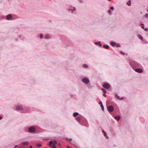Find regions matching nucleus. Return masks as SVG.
Returning <instances> with one entry per match:
<instances>
[{"mask_svg": "<svg viewBox=\"0 0 148 148\" xmlns=\"http://www.w3.org/2000/svg\"><path fill=\"white\" fill-rule=\"evenodd\" d=\"M32 146H30V147H29V148H32Z\"/></svg>", "mask_w": 148, "mask_h": 148, "instance_id": "38", "label": "nucleus"}, {"mask_svg": "<svg viewBox=\"0 0 148 148\" xmlns=\"http://www.w3.org/2000/svg\"><path fill=\"white\" fill-rule=\"evenodd\" d=\"M99 104H100V105H101V104H102V102L101 101H100L99 102Z\"/></svg>", "mask_w": 148, "mask_h": 148, "instance_id": "26", "label": "nucleus"}, {"mask_svg": "<svg viewBox=\"0 0 148 148\" xmlns=\"http://www.w3.org/2000/svg\"><path fill=\"white\" fill-rule=\"evenodd\" d=\"M40 37L41 38H42L43 37V35L42 34H41L40 35Z\"/></svg>", "mask_w": 148, "mask_h": 148, "instance_id": "24", "label": "nucleus"}, {"mask_svg": "<svg viewBox=\"0 0 148 148\" xmlns=\"http://www.w3.org/2000/svg\"><path fill=\"white\" fill-rule=\"evenodd\" d=\"M120 45L119 44H117L116 45V47H120Z\"/></svg>", "mask_w": 148, "mask_h": 148, "instance_id": "33", "label": "nucleus"}, {"mask_svg": "<svg viewBox=\"0 0 148 148\" xmlns=\"http://www.w3.org/2000/svg\"><path fill=\"white\" fill-rule=\"evenodd\" d=\"M103 86L105 88L108 89L109 88L110 85L108 83H104L103 84Z\"/></svg>", "mask_w": 148, "mask_h": 148, "instance_id": "2", "label": "nucleus"}, {"mask_svg": "<svg viewBox=\"0 0 148 148\" xmlns=\"http://www.w3.org/2000/svg\"><path fill=\"white\" fill-rule=\"evenodd\" d=\"M12 16L11 14H9L7 16L6 18L7 20H9L12 19Z\"/></svg>", "mask_w": 148, "mask_h": 148, "instance_id": "7", "label": "nucleus"}, {"mask_svg": "<svg viewBox=\"0 0 148 148\" xmlns=\"http://www.w3.org/2000/svg\"><path fill=\"white\" fill-rule=\"evenodd\" d=\"M95 44L96 45H99L100 46H101V42H95Z\"/></svg>", "mask_w": 148, "mask_h": 148, "instance_id": "12", "label": "nucleus"}, {"mask_svg": "<svg viewBox=\"0 0 148 148\" xmlns=\"http://www.w3.org/2000/svg\"><path fill=\"white\" fill-rule=\"evenodd\" d=\"M104 136H106V133L105 132H104Z\"/></svg>", "mask_w": 148, "mask_h": 148, "instance_id": "32", "label": "nucleus"}, {"mask_svg": "<svg viewBox=\"0 0 148 148\" xmlns=\"http://www.w3.org/2000/svg\"><path fill=\"white\" fill-rule=\"evenodd\" d=\"M121 54H122L123 55H125V53H123V52L122 51H121Z\"/></svg>", "mask_w": 148, "mask_h": 148, "instance_id": "27", "label": "nucleus"}, {"mask_svg": "<svg viewBox=\"0 0 148 148\" xmlns=\"http://www.w3.org/2000/svg\"><path fill=\"white\" fill-rule=\"evenodd\" d=\"M83 66L84 68H87L88 67V65L86 64H84Z\"/></svg>", "mask_w": 148, "mask_h": 148, "instance_id": "19", "label": "nucleus"}, {"mask_svg": "<svg viewBox=\"0 0 148 148\" xmlns=\"http://www.w3.org/2000/svg\"><path fill=\"white\" fill-rule=\"evenodd\" d=\"M110 9H111V10H113V9H114V8H113V7H110Z\"/></svg>", "mask_w": 148, "mask_h": 148, "instance_id": "25", "label": "nucleus"}, {"mask_svg": "<svg viewBox=\"0 0 148 148\" xmlns=\"http://www.w3.org/2000/svg\"><path fill=\"white\" fill-rule=\"evenodd\" d=\"M82 82L85 84H88L89 83V81L88 79L84 78L82 79Z\"/></svg>", "mask_w": 148, "mask_h": 148, "instance_id": "5", "label": "nucleus"}, {"mask_svg": "<svg viewBox=\"0 0 148 148\" xmlns=\"http://www.w3.org/2000/svg\"><path fill=\"white\" fill-rule=\"evenodd\" d=\"M101 108L102 110H104V108L102 104H101Z\"/></svg>", "mask_w": 148, "mask_h": 148, "instance_id": "17", "label": "nucleus"}, {"mask_svg": "<svg viewBox=\"0 0 148 148\" xmlns=\"http://www.w3.org/2000/svg\"><path fill=\"white\" fill-rule=\"evenodd\" d=\"M106 138H108V137L107 136L106 137Z\"/></svg>", "mask_w": 148, "mask_h": 148, "instance_id": "39", "label": "nucleus"}, {"mask_svg": "<svg viewBox=\"0 0 148 148\" xmlns=\"http://www.w3.org/2000/svg\"><path fill=\"white\" fill-rule=\"evenodd\" d=\"M138 37L140 39H142V38H143V37H142L140 35H138Z\"/></svg>", "mask_w": 148, "mask_h": 148, "instance_id": "21", "label": "nucleus"}, {"mask_svg": "<svg viewBox=\"0 0 148 148\" xmlns=\"http://www.w3.org/2000/svg\"><path fill=\"white\" fill-rule=\"evenodd\" d=\"M77 120L78 121H79L80 120V118H79V117L77 118Z\"/></svg>", "mask_w": 148, "mask_h": 148, "instance_id": "30", "label": "nucleus"}, {"mask_svg": "<svg viewBox=\"0 0 148 148\" xmlns=\"http://www.w3.org/2000/svg\"><path fill=\"white\" fill-rule=\"evenodd\" d=\"M116 97L118 99H119V100H122L123 99V98L122 97L120 98L117 95H116Z\"/></svg>", "mask_w": 148, "mask_h": 148, "instance_id": "13", "label": "nucleus"}, {"mask_svg": "<svg viewBox=\"0 0 148 148\" xmlns=\"http://www.w3.org/2000/svg\"><path fill=\"white\" fill-rule=\"evenodd\" d=\"M115 43L114 42H112L111 43V45L113 46H114L115 45Z\"/></svg>", "mask_w": 148, "mask_h": 148, "instance_id": "20", "label": "nucleus"}, {"mask_svg": "<svg viewBox=\"0 0 148 148\" xmlns=\"http://www.w3.org/2000/svg\"><path fill=\"white\" fill-rule=\"evenodd\" d=\"M35 128L33 127H31L29 129V131L31 132H33L35 131Z\"/></svg>", "mask_w": 148, "mask_h": 148, "instance_id": "4", "label": "nucleus"}, {"mask_svg": "<svg viewBox=\"0 0 148 148\" xmlns=\"http://www.w3.org/2000/svg\"><path fill=\"white\" fill-rule=\"evenodd\" d=\"M66 139L69 141H71L72 140V139L70 138V139H68V138H66Z\"/></svg>", "mask_w": 148, "mask_h": 148, "instance_id": "23", "label": "nucleus"}, {"mask_svg": "<svg viewBox=\"0 0 148 148\" xmlns=\"http://www.w3.org/2000/svg\"><path fill=\"white\" fill-rule=\"evenodd\" d=\"M22 109V107L21 106H17L16 107V110H21Z\"/></svg>", "mask_w": 148, "mask_h": 148, "instance_id": "8", "label": "nucleus"}, {"mask_svg": "<svg viewBox=\"0 0 148 148\" xmlns=\"http://www.w3.org/2000/svg\"><path fill=\"white\" fill-rule=\"evenodd\" d=\"M141 25H143V24H142H142H141Z\"/></svg>", "mask_w": 148, "mask_h": 148, "instance_id": "41", "label": "nucleus"}, {"mask_svg": "<svg viewBox=\"0 0 148 148\" xmlns=\"http://www.w3.org/2000/svg\"><path fill=\"white\" fill-rule=\"evenodd\" d=\"M50 36L48 34L46 35L45 37V38L46 39H48L50 38Z\"/></svg>", "mask_w": 148, "mask_h": 148, "instance_id": "10", "label": "nucleus"}, {"mask_svg": "<svg viewBox=\"0 0 148 148\" xmlns=\"http://www.w3.org/2000/svg\"><path fill=\"white\" fill-rule=\"evenodd\" d=\"M127 4L129 6H130L131 4V0H129L128 1L127 3Z\"/></svg>", "mask_w": 148, "mask_h": 148, "instance_id": "11", "label": "nucleus"}, {"mask_svg": "<svg viewBox=\"0 0 148 148\" xmlns=\"http://www.w3.org/2000/svg\"><path fill=\"white\" fill-rule=\"evenodd\" d=\"M103 92H104V93H106V91L105 90H104Z\"/></svg>", "mask_w": 148, "mask_h": 148, "instance_id": "28", "label": "nucleus"}, {"mask_svg": "<svg viewBox=\"0 0 148 148\" xmlns=\"http://www.w3.org/2000/svg\"><path fill=\"white\" fill-rule=\"evenodd\" d=\"M23 144L24 145H27L28 144V142H23Z\"/></svg>", "mask_w": 148, "mask_h": 148, "instance_id": "16", "label": "nucleus"}, {"mask_svg": "<svg viewBox=\"0 0 148 148\" xmlns=\"http://www.w3.org/2000/svg\"><path fill=\"white\" fill-rule=\"evenodd\" d=\"M2 119V117L0 116V119Z\"/></svg>", "mask_w": 148, "mask_h": 148, "instance_id": "37", "label": "nucleus"}, {"mask_svg": "<svg viewBox=\"0 0 148 148\" xmlns=\"http://www.w3.org/2000/svg\"><path fill=\"white\" fill-rule=\"evenodd\" d=\"M78 114V113L77 112H75L73 114V116L74 117L77 116Z\"/></svg>", "mask_w": 148, "mask_h": 148, "instance_id": "14", "label": "nucleus"}, {"mask_svg": "<svg viewBox=\"0 0 148 148\" xmlns=\"http://www.w3.org/2000/svg\"><path fill=\"white\" fill-rule=\"evenodd\" d=\"M107 109L108 111L111 112L113 111L114 108L112 106H110L108 107Z\"/></svg>", "mask_w": 148, "mask_h": 148, "instance_id": "3", "label": "nucleus"}, {"mask_svg": "<svg viewBox=\"0 0 148 148\" xmlns=\"http://www.w3.org/2000/svg\"><path fill=\"white\" fill-rule=\"evenodd\" d=\"M103 95L105 97H106V93H104Z\"/></svg>", "mask_w": 148, "mask_h": 148, "instance_id": "29", "label": "nucleus"}, {"mask_svg": "<svg viewBox=\"0 0 148 148\" xmlns=\"http://www.w3.org/2000/svg\"><path fill=\"white\" fill-rule=\"evenodd\" d=\"M142 28L143 29H144L145 28H144V27L143 26H142Z\"/></svg>", "mask_w": 148, "mask_h": 148, "instance_id": "35", "label": "nucleus"}, {"mask_svg": "<svg viewBox=\"0 0 148 148\" xmlns=\"http://www.w3.org/2000/svg\"><path fill=\"white\" fill-rule=\"evenodd\" d=\"M101 90L103 91H104V90H105V89L103 88H102Z\"/></svg>", "mask_w": 148, "mask_h": 148, "instance_id": "34", "label": "nucleus"}, {"mask_svg": "<svg viewBox=\"0 0 148 148\" xmlns=\"http://www.w3.org/2000/svg\"><path fill=\"white\" fill-rule=\"evenodd\" d=\"M56 142L55 141L53 142L52 141H51L49 142V145L50 147H51L52 148H56Z\"/></svg>", "mask_w": 148, "mask_h": 148, "instance_id": "1", "label": "nucleus"}, {"mask_svg": "<svg viewBox=\"0 0 148 148\" xmlns=\"http://www.w3.org/2000/svg\"><path fill=\"white\" fill-rule=\"evenodd\" d=\"M145 30V31H147V28H146L145 29H144Z\"/></svg>", "mask_w": 148, "mask_h": 148, "instance_id": "31", "label": "nucleus"}, {"mask_svg": "<svg viewBox=\"0 0 148 148\" xmlns=\"http://www.w3.org/2000/svg\"><path fill=\"white\" fill-rule=\"evenodd\" d=\"M135 70L136 72L139 73H141L143 72L142 70L140 69H136Z\"/></svg>", "mask_w": 148, "mask_h": 148, "instance_id": "6", "label": "nucleus"}, {"mask_svg": "<svg viewBox=\"0 0 148 148\" xmlns=\"http://www.w3.org/2000/svg\"><path fill=\"white\" fill-rule=\"evenodd\" d=\"M145 16L146 18L148 17V14H146Z\"/></svg>", "mask_w": 148, "mask_h": 148, "instance_id": "22", "label": "nucleus"}, {"mask_svg": "<svg viewBox=\"0 0 148 148\" xmlns=\"http://www.w3.org/2000/svg\"><path fill=\"white\" fill-rule=\"evenodd\" d=\"M102 132H103L104 133V132H104V131H102Z\"/></svg>", "mask_w": 148, "mask_h": 148, "instance_id": "40", "label": "nucleus"}, {"mask_svg": "<svg viewBox=\"0 0 148 148\" xmlns=\"http://www.w3.org/2000/svg\"><path fill=\"white\" fill-rule=\"evenodd\" d=\"M111 12V11L110 10L108 11V12L109 13L110 12Z\"/></svg>", "mask_w": 148, "mask_h": 148, "instance_id": "36", "label": "nucleus"}, {"mask_svg": "<svg viewBox=\"0 0 148 148\" xmlns=\"http://www.w3.org/2000/svg\"><path fill=\"white\" fill-rule=\"evenodd\" d=\"M38 147H40L41 146V145L40 144H38L36 145Z\"/></svg>", "mask_w": 148, "mask_h": 148, "instance_id": "18", "label": "nucleus"}, {"mask_svg": "<svg viewBox=\"0 0 148 148\" xmlns=\"http://www.w3.org/2000/svg\"><path fill=\"white\" fill-rule=\"evenodd\" d=\"M114 118L115 119H116L117 121H119L120 118V116H115Z\"/></svg>", "mask_w": 148, "mask_h": 148, "instance_id": "9", "label": "nucleus"}, {"mask_svg": "<svg viewBox=\"0 0 148 148\" xmlns=\"http://www.w3.org/2000/svg\"><path fill=\"white\" fill-rule=\"evenodd\" d=\"M103 47L104 48H106V49H108L109 48V46L108 45H104L103 46Z\"/></svg>", "mask_w": 148, "mask_h": 148, "instance_id": "15", "label": "nucleus"}]
</instances>
